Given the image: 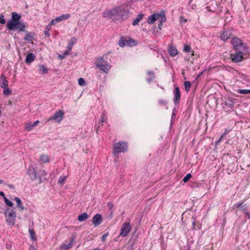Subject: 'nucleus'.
I'll return each instance as SVG.
<instances>
[{
    "label": "nucleus",
    "instance_id": "nucleus-1",
    "mask_svg": "<svg viewBox=\"0 0 250 250\" xmlns=\"http://www.w3.org/2000/svg\"><path fill=\"white\" fill-rule=\"evenodd\" d=\"M21 16L16 12H13L11 18L7 22L6 28L10 31H17L18 33L21 32L26 28V23L21 21Z\"/></svg>",
    "mask_w": 250,
    "mask_h": 250
},
{
    "label": "nucleus",
    "instance_id": "nucleus-2",
    "mask_svg": "<svg viewBox=\"0 0 250 250\" xmlns=\"http://www.w3.org/2000/svg\"><path fill=\"white\" fill-rule=\"evenodd\" d=\"M231 43L232 45L233 49L235 51L246 52L248 47L243 41L238 38L233 37L231 40Z\"/></svg>",
    "mask_w": 250,
    "mask_h": 250
},
{
    "label": "nucleus",
    "instance_id": "nucleus-3",
    "mask_svg": "<svg viewBox=\"0 0 250 250\" xmlns=\"http://www.w3.org/2000/svg\"><path fill=\"white\" fill-rule=\"evenodd\" d=\"M4 215L7 223L10 226H14L16 218L15 211L13 209H10L9 208H6L4 211Z\"/></svg>",
    "mask_w": 250,
    "mask_h": 250
},
{
    "label": "nucleus",
    "instance_id": "nucleus-4",
    "mask_svg": "<svg viewBox=\"0 0 250 250\" xmlns=\"http://www.w3.org/2000/svg\"><path fill=\"white\" fill-rule=\"evenodd\" d=\"M137 44V41L129 37H122L118 41L120 46L124 47L125 46H134Z\"/></svg>",
    "mask_w": 250,
    "mask_h": 250
},
{
    "label": "nucleus",
    "instance_id": "nucleus-5",
    "mask_svg": "<svg viewBox=\"0 0 250 250\" xmlns=\"http://www.w3.org/2000/svg\"><path fill=\"white\" fill-rule=\"evenodd\" d=\"M127 144L125 142L116 143L114 145L113 153L117 154L126 152L127 150Z\"/></svg>",
    "mask_w": 250,
    "mask_h": 250
},
{
    "label": "nucleus",
    "instance_id": "nucleus-6",
    "mask_svg": "<svg viewBox=\"0 0 250 250\" xmlns=\"http://www.w3.org/2000/svg\"><path fill=\"white\" fill-rule=\"evenodd\" d=\"M120 11H121V8L117 6L114 8L109 9L106 13H104V17L114 20L115 17H116V18L118 17V13Z\"/></svg>",
    "mask_w": 250,
    "mask_h": 250
},
{
    "label": "nucleus",
    "instance_id": "nucleus-7",
    "mask_svg": "<svg viewBox=\"0 0 250 250\" xmlns=\"http://www.w3.org/2000/svg\"><path fill=\"white\" fill-rule=\"evenodd\" d=\"M235 100L234 98H229L223 102L222 104L225 111L228 112L233 108Z\"/></svg>",
    "mask_w": 250,
    "mask_h": 250
},
{
    "label": "nucleus",
    "instance_id": "nucleus-8",
    "mask_svg": "<svg viewBox=\"0 0 250 250\" xmlns=\"http://www.w3.org/2000/svg\"><path fill=\"white\" fill-rule=\"evenodd\" d=\"M244 51H236V53H231L230 58L231 61L234 63H238L244 60Z\"/></svg>",
    "mask_w": 250,
    "mask_h": 250
},
{
    "label": "nucleus",
    "instance_id": "nucleus-9",
    "mask_svg": "<svg viewBox=\"0 0 250 250\" xmlns=\"http://www.w3.org/2000/svg\"><path fill=\"white\" fill-rule=\"evenodd\" d=\"M121 8V11L119 12L118 17L116 18L117 20H125L129 17V11L127 8H125L122 6H119Z\"/></svg>",
    "mask_w": 250,
    "mask_h": 250
},
{
    "label": "nucleus",
    "instance_id": "nucleus-10",
    "mask_svg": "<svg viewBox=\"0 0 250 250\" xmlns=\"http://www.w3.org/2000/svg\"><path fill=\"white\" fill-rule=\"evenodd\" d=\"M165 11L162 10L159 13H154L148 16L147 21L149 24H153L157 20H159L161 16H163Z\"/></svg>",
    "mask_w": 250,
    "mask_h": 250
},
{
    "label": "nucleus",
    "instance_id": "nucleus-11",
    "mask_svg": "<svg viewBox=\"0 0 250 250\" xmlns=\"http://www.w3.org/2000/svg\"><path fill=\"white\" fill-rule=\"evenodd\" d=\"M130 225L129 222L124 223L121 227L120 235L123 237L127 236V234L130 231Z\"/></svg>",
    "mask_w": 250,
    "mask_h": 250
},
{
    "label": "nucleus",
    "instance_id": "nucleus-12",
    "mask_svg": "<svg viewBox=\"0 0 250 250\" xmlns=\"http://www.w3.org/2000/svg\"><path fill=\"white\" fill-rule=\"evenodd\" d=\"M64 112L61 110H59L55 112L54 115L49 118V120H54L57 122H60L63 118Z\"/></svg>",
    "mask_w": 250,
    "mask_h": 250
},
{
    "label": "nucleus",
    "instance_id": "nucleus-13",
    "mask_svg": "<svg viewBox=\"0 0 250 250\" xmlns=\"http://www.w3.org/2000/svg\"><path fill=\"white\" fill-rule=\"evenodd\" d=\"M173 93L174 94L173 102L175 105H176L179 104L181 98V93L178 86L175 87Z\"/></svg>",
    "mask_w": 250,
    "mask_h": 250
},
{
    "label": "nucleus",
    "instance_id": "nucleus-14",
    "mask_svg": "<svg viewBox=\"0 0 250 250\" xmlns=\"http://www.w3.org/2000/svg\"><path fill=\"white\" fill-rule=\"evenodd\" d=\"M27 173L32 181L36 180L38 176L37 174L32 166H29L27 170Z\"/></svg>",
    "mask_w": 250,
    "mask_h": 250
},
{
    "label": "nucleus",
    "instance_id": "nucleus-15",
    "mask_svg": "<svg viewBox=\"0 0 250 250\" xmlns=\"http://www.w3.org/2000/svg\"><path fill=\"white\" fill-rule=\"evenodd\" d=\"M21 32H23L25 34V36L23 39L24 41L29 42L34 40V36L35 35V33L34 32H29L27 30H26L25 28H24V30L21 31Z\"/></svg>",
    "mask_w": 250,
    "mask_h": 250
},
{
    "label": "nucleus",
    "instance_id": "nucleus-16",
    "mask_svg": "<svg viewBox=\"0 0 250 250\" xmlns=\"http://www.w3.org/2000/svg\"><path fill=\"white\" fill-rule=\"evenodd\" d=\"M102 216L100 214H95L92 218V222L94 227H96L102 222Z\"/></svg>",
    "mask_w": 250,
    "mask_h": 250
},
{
    "label": "nucleus",
    "instance_id": "nucleus-17",
    "mask_svg": "<svg viewBox=\"0 0 250 250\" xmlns=\"http://www.w3.org/2000/svg\"><path fill=\"white\" fill-rule=\"evenodd\" d=\"M232 35V30H224L220 35V39L223 41H227Z\"/></svg>",
    "mask_w": 250,
    "mask_h": 250
},
{
    "label": "nucleus",
    "instance_id": "nucleus-18",
    "mask_svg": "<svg viewBox=\"0 0 250 250\" xmlns=\"http://www.w3.org/2000/svg\"><path fill=\"white\" fill-rule=\"evenodd\" d=\"M35 58L36 56L34 53H29L26 56L25 62L27 64H30L35 60Z\"/></svg>",
    "mask_w": 250,
    "mask_h": 250
},
{
    "label": "nucleus",
    "instance_id": "nucleus-19",
    "mask_svg": "<svg viewBox=\"0 0 250 250\" xmlns=\"http://www.w3.org/2000/svg\"><path fill=\"white\" fill-rule=\"evenodd\" d=\"M39 123L40 122L38 120L35 121L33 124L29 123L25 125V129L27 131H31L34 127L37 126Z\"/></svg>",
    "mask_w": 250,
    "mask_h": 250
},
{
    "label": "nucleus",
    "instance_id": "nucleus-20",
    "mask_svg": "<svg viewBox=\"0 0 250 250\" xmlns=\"http://www.w3.org/2000/svg\"><path fill=\"white\" fill-rule=\"evenodd\" d=\"M8 86V81L6 79L5 76L2 74L1 76L0 87L1 88Z\"/></svg>",
    "mask_w": 250,
    "mask_h": 250
},
{
    "label": "nucleus",
    "instance_id": "nucleus-21",
    "mask_svg": "<svg viewBox=\"0 0 250 250\" xmlns=\"http://www.w3.org/2000/svg\"><path fill=\"white\" fill-rule=\"evenodd\" d=\"M163 16H161L159 20V23L158 24V28L160 30L162 29V26L163 25V23L166 21L167 18L165 15V12H164V14H163Z\"/></svg>",
    "mask_w": 250,
    "mask_h": 250
},
{
    "label": "nucleus",
    "instance_id": "nucleus-22",
    "mask_svg": "<svg viewBox=\"0 0 250 250\" xmlns=\"http://www.w3.org/2000/svg\"><path fill=\"white\" fill-rule=\"evenodd\" d=\"M244 201H241L235 203L234 207L237 208H240L242 210L245 211L247 208V205H243Z\"/></svg>",
    "mask_w": 250,
    "mask_h": 250
},
{
    "label": "nucleus",
    "instance_id": "nucleus-23",
    "mask_svg": "<svg viewBox=\"0 0 250 250\" xmlns=\"http://www.w3.org/2000/svg\"><path fill=\"white\" fill-rule=\"evenodd\" d=\"M99 68L103 72L107 73L108 71V70L110 69L111 66L109 63L106 62V63H105V64L100 65V67H99Z\"/></svg>",
    "mask_w": 250,
    "mask_h": 250
},
{
    "label": "nucleus",
    "instance_id": "nucleus-24",
    "mask_svg": "<svg viewBox=\"0 0 250 250\" xmlns=\"http://www.w3.org/2000/svg\"><path fill=\"white\" fill-rule=\"evenodd\" d=\"M14 200L16 202L17 207L18 208L20 209L21 211H22L24 209V207L23 206L22 202L19 197H16L14 198Z\"/></svg>",
    "mask_w": 250,
    "mask_h": 250
},
{
    "label": "nucleus",
    "instance_id": "nucleus-25",
    "mask_svg": "<svg viewBox=\"0 0 250 250\" xmlns=\"http://www.w3.org/2000/svg\"><path fill=\"white\" fill-rule=\"evenodd\" d=\"M168 52L171 57H174L178 53V51L176 48L172 46L169 47V48L168 49Z\"/></svg>",
    "mask_w": 250,
    "mask_h": 250
},
{
    "label": "nucleus",
    "instance_id": "nucleus-26",
    "mask_svg": "<svg viewBox=\"0 0 250 250\" xmlns=\"http://www.w3.org/2000/svg\"><path fill=\"white\" fill-rule=\"evenodd\" d=\"M77 42V39L75 37L72 38L69 42H68V45L67 46V50L69 52L72 49L73 45L75 44Z\"/></svg>",
    "mask_w": 250,
    "mask_h": 250
},
{
    "label": "nucleus",
    "instance_id": "nucleus-27",
    "mask_svg": "<svg viewBox=\"0 0 250 250\" xmlns=\"http://www.w3.org/2000/svg\"><path fill=\"white\" fill-rule=\"evenodd\" d=\"M39 71L41 72L42 74H45L48 73V69L45 67L44 65L39 64L38 65Z\"/></svg>",
    "mask_w": 250,
    "mask_h": 250
},
{
    "label": "nucleus",
    "instance_id": "nucleus-28",
    "mask_svg": "<svg viewBox=\"0 0 250 250\" xmlns=\"http://www.w3.org/2000/svg\"><path fill=\"white\" fill-rule=\"evenodd\" d=\"M89 218V215L87 213L84 212L80 214L78 217V220L80 222H83Z\"/></svg>",
    "mask_w": 250,
    "mask_h": 250
},
{
    "label": "nucleus",
    "instance_id": "nucleus-29",
    "mask_svg": "<svg viewBox=\"0 0 250 250\" xmlns=\"http://www.w3.org/2000/svg\"><path fill=\"white\" fill-rule=\"evenodd\" d=\"M107 61H105L103 57H99L96 59V66L97 67H100V65H103L106 63Z\"/></svg>",
    "mask_w": 250,
    "mask_h": 250
},
{
    "label": "nucleus",
    "instance_id": "nucleus-30",
    "mask_svg": "<svg viewBox=\"0 0 250 250\" xmlns=\"http://www.w3.org/2000/svg\"><path fill=\"white\" fill-rule=\"evenodd\" d=\"M69 17H70V15L69 14H63V15H62L60 16L55 18V21H57V22H60L63 20H67Z\"/></svg>",
    "mask_w": 250,
    "mask_h": 250
},
{
    "label": "nucleus",
    "instance_id": "nucleus-31",
    "mask_svg": "<svg viewBox=\"0 0 250 250\" xmlns=\"http://www.w3.org/2000/svg\"><path fill=\"white\" fill-rule=\"evenodd\" d=\"M75 240V237L74 236L72 237L71 238L70 242L67 245L64 244L63 245L62 247L66 250L70 249L72 247V244L74 242Z\"/></svg>",
    "mask_w": 250,
    "mask_h": 250
},
{
    "label": "nucleus",
    "instance_id": "nucleus-32",
    "mask_svg": "<svg viewBox=\"0 0 250 250\" xmlns=\"http://www.w3.org/2000/svg\"><path fill=\"white\" fill-rule=\"evenodd\" d=\"M29 232L30 235V238L33 241H36L37 240V237L35 233V232L34 231V229H29Z\"/></svg>",
    "mask_w": 250,
    "mask_h": 250
},
{
    "label": "nucleus",
    "instance_id": "nucleus-33",
    "mask_svg": "<svg viewBox=\"0 0 250 250\" xmlns=\"http://www.w3.org/2000/svg\"><path fill=\"white\" fill-rule=\"evenodd\" d=\"M40 160L41 161H42L43 163H46L49 162V159L48 158V156L46 155H42L40 156Z\"/></svg>",
    "mask_w": 250,
    "mask_h": 250
},
{
    "label": "nucleus",
    "instance_id": "nucleus-34",
    "mask_svg": "<svg viewBox=\"0 0 250 250\" xmlns=\"http://www.w3.org/2000/svg\"><path fill=\"white\" fill-rule=\"evenodd\" d=\"M3 88V94L6 96H8L12 94V90L8 87Z\"/></svg>",
    "mask_w": 250,
    "mask_h": 250
},
{
    "label": "nucleus",
    "instance_id": "nucleus-35",
    "mask_svg": "<svg viewBox=\"0 0 250 250\" xmlns=\"http://www.w3.org/2000/svg\"><path fill=\"white\" fill-rule=\"evenodd\" d=\"M141 21V13H139L137 15V17L132 22V25L135 26L138 24L139 22Z\"/></svg>",
    "mask_w": 250,
    "mask_h": 250
},
{
    "label": "nucleus",
    "instance_id": "nucleus-36",
    "mask_svg": "<svg viewBox=\"0 0 250 250\" xmlns=\"http://www.w3.org/2000/svg\"><path fill=\"white\" fill-rule=\"evenodd\" d=\"M185 88L187 92H188L191 87V83L189 81H186L184 83Z\"/></svg>",
    "mask_w": 250,
    "mask_h": 250
},
{
    "label": "nucleus",
    "instance_id": "nucleus-37",
    "mask_svg": "<svg viewBox=\"0 0 250 250\" xmlns=\"http://www.w3.org/2000/svg\"><path fill=\"white\" fill-rule=\"evenodd\" d=\"M237 91L242 94H250V89H238Z\"/></svg>",
    "mask_w": 250,
    "mask_h": 250
},
{
    "label": "nucleus",
    "instance_id": "nucleus-38",
    "mask_svg": "<svg viewBox=\"0 0 250 250\" xmlns=\"http://www.w3.org/2000/svg\"><path fill=\"white\" fill-rule=\"evenodd\" d=\"M159 104L160 105L165 106L167 109H168V106H167V101L164 100H159Z\"/></svg>",
    "mask_w": 250,
    "mask_h": 250
},
{
    "label": "nucleus",
    "instance_id": "nucleus-39",
    "mask_svg": "<svg viewBox=\"0 0 250 250\" xmlns=\"http://www.w3.org/2000/svg\"><path fill=\"white\" fill-rule=\"evenodd\" d=\"M4 201L5 204L9 207H12L13 206V202L8 199L6 197H4Z\"/></svg>",
    "mask_w": 250,
    "mask_h": 250
},
{
    "label": "nucleus",
    "instance_id": "nucleus-40",
    "mask_svg": "<svg viewBox=\"0 0 250 250\" xmlns=\"http://www.w3.org/2000/svg\"><path fill=\"white\" fill-rule=\"evenodd\" d=\"M69 50H65L64 51L62 55L59 54L58 56H59V58L61 60H62L65 58L66 55H69Z\"/></svg>",
    "mask_w": 250,
    "mask_h": 250
},
{
    "label": "nucleus",
    "instance_id": "nucleus-41",
    "mask_svg": "<svg viewBox=\"0 0 250 250\" xmlns=\"http://www.w3.org/2000/svg\"><path fill=\"white\" fill-rule=\"evenodd\" d=\"M65 178H66V177L65 176L63 175V176H60L59 178L58 183L61 185H63Z\"/></svg>",
    "mask_w": 250,
    "mask_h": 250
},
{
    "label": "nucleus",
    "instance_id": "nucleus-42",
    "mask_svg": "<svg viewBox=\"0 0 250 250\" xmlns=\"http://www.w3.org/2000/svg\"><path fill=\"white\" fill-rule=\"evenodd\" d=\"M191 47L188 45V44H185L184 46V48H183V51L184 52H189L191 51Z\"/></svg>",
    "mask_w": 250,
    "mask_h": 250
},
{
    "label": "nucleus",
    "instance_id": "nucleus-43",
    "mask_svg": "<svg viewBox=\"0 0 250 250\" xmlns=\"http://www.w3.org/2000/svg\"><path fill=\"white\" fill-rule=\"evenodd\" d=\"M191 178V174L190 173L187 174L183 179V181L184 183L187 182Z\"/></svg>",
    "mask_w": 250,
    "mask_h": 250
},
{
    "label": "nucleus",
    "instance_id": "nucleus-44",
    "mask_svg": "<svg viewBox=\"0 0 250 250\" xmlns=\"http://www.w3.org/2000/svg\"><path fill=\"white\" fill-rule=\"evenodd\" d=\"M78 84L80 86H84L86 84V83L84 79L80 78L78 79Z\"/></svg>",
    "mask_w": 250,
    "mask_h": 250
},
{
    "label": "nucleus",
    "instance_id": "nucleus-45",
    "mask_svg": "<svg viewBox=\"0 0 250 250\" xmlns=\"http://www.w3.org/2000/svg\"><path fill=\"white\" fill-rule=\"evenodd\" d=\"M132 4V1H126V2L123 3L121 6L123 7H127L128 6H131Z\"/></svg>",
    "mask_w": 250,
    "mask_h": 250
},
{
    "label": "nucleus",
    "instance_id": "nucleus-46",
    "mask_svg": "<svg viewBox=\"0 0 250 250\" xmlns=\"http://www.w3.org/2000/svg\"><path fill=\"white\" fill-rule=\"evenodd\" d=\"M50 30V28H49V26L47 25L43 31L44 34L46 37H48L50 36V34L49 33V31Z\"/></svg>",
    "mask_w": 250,
    "mask_h": 250
},
{
    "label": "nucleus",
    "instance_id": "nucleus-47",
    "mask_svg": "<svg viewBox=\"0 0 250 250\" xmlns=\"http://www.w3.org/2000/svg\"><path fill=\"white\" fill-rule=\"evenodd\" d=\"M6 23V21L4 19V16L3 14H1L0 15V24L2 25Z\"/></svg>",
    "mask_w": 250,
    "mask_h": 250
},
{
    "label": "nucleus",
    "instance_id": "nucleus-48",
    "mask_svg": "<svg viewBox=\"0 0 250 250\" xmlns=\"http://www.w3.org/2000/svg\"><path fill=\"white\" fill-rule=\"evenodd\" d=\"M176 117V113H172L171 117V120H170V126H172L173 121L175 120Z\"/></svg>",
    "mask_w": 250,
    "mask_h": 250
},
{
    "label": "nucleus",
    "instance_id": "nucleus-49",
    "mask_svg": "<svg viewBox=\"0 0 250 250\" xmlns=\"http://www.w3.org/2000/svg\"><path fill=\"white\" fill-rule=\"evenodd\" d=\"M146 74L149 76V77H155L154 76V72L151 70H148L146 72Z\"/></svg>",
    "mask_w": 250,
    "mask_h": 250
},
{
    "label": "nucleus",
    "instance_id": "nucleus-50",
    "mask_svg": "<svg viewBox=\"0 0 250 250\" xmlns=\"http://www.w3.org/2000/svg\"><path fill=\"white\" fill-rule=\"evenodd\" d=\"M155 77H149V78L146 79V81L148 83H150L154 80Z\"/></svg>",
    "mask_w": 250,
    "mask_h": 250
},
{
    "label": "nucleus",
    "instance_id": "nucleus-51",
    "mask_svg": "<svg viewBox=\"0 0 250 250\" xmlns=\"http://www.w3.org/2000/svg\"><path fill=\"white\" fill-rule=\"evenodd\" d=\"M226 135L224 133H223L220 137V138H219V139L218 140V141L217 142V143H219L220 142H221V141H222L226 137Z\"/></svg>",
    "mask_w": 250,
    "mask_h": 250
},
{
    "label": "nucleus",
    "instance_id": "nucleus-52",
    "mask_svg": "<svg viewBox=\"0 0 250 250\" xmlns=\"http://www.w3.org/2000/svg\"><path fill=\"white\" fill-rule=\"evenodd\" d=\"M108 235V233H106L104 234L101 237V240L102 241H104L105 240V239H106V237H107Z\"/></svg>",
    "mask_w": 250,
    "mask_h": 250
},
{
    "label": "nucleus",
    "instance_id": "nucleus-53",
    "mask_svg": "<svg viewBox=\"0 0 250 250\" xmlns=\"http://www.w3.org/2000/svg\"><path fill=\"white\" fill-rule=\"evenodd\" d=\"M57 21H55V19H53L52 20V21H51V22L49 24L48 26H52V25H55L57 23Z\"/></svg>",
    "mask_w": 250,
    "mask_h": 250
},
{
    "label": "nucleus",
    "instance_id": "nucleus-54",
    "mask_svg": "<svg viewBox=\"0 0 250 250\" xmlns=\"http://www.w3.org/2000/svg\"><path fill=\"white\" fill-rule=\"evenodd\" d=\"M107 205L108 207L110 208V209H111L113 208V206H114L113 203L111 202H107Z\"/></svg>",
    "mask_w": 250,
    "mask_h": 250
},
{
    "label": "nucleus",
    "instance_id": "nucleus-55",
    "mask_svg": "<svg viewBox=\"0 0 250 250\" xmlns=\"http://www.w3.org/2000/svg\"><path fill=\"white\" fill-rule=\"evenodd\" d=\"M245 217H247L248 219L250 218V213L248 211H245Z\"/></svg>",
    "mask_w": 250,
    "mask_h": 250
},
{
    "label": "nucleus",
    "instance_id": "nucleus-56",
    "mask_svg": "<svg viewBox=\"0 0 250 250\" xmlns=\"http://www.w3.org/2000/svg\"><path fill=\"white\" fill-rule=\"evenodd\" d=\"M230 131V129H228V128H226V129H225V132H224V133L225 135H227V134H228L229 133V132Z\"/></svg>",
    "mask_w": 250,
    "mask_h": 250
},
{
    "label": "nucleus",
    "instance_id": "nucleus-57",
    "mask_svg": "<svg viewBox=\"0 0 250 250\" xmlns=\"http://www.w3.org/2000/svg\"><path fill=\"white\" fill-rule=\"evenodd\" d=\"M7 186H8L9 188H10L12 189L15 188V187L13 185L8 184Z\"/></svg>",
    "mask_w": 250,
    "mask_h": 250
},
{
    "label": "nucleus",
    "instance_id": "nucleus-58",
    "mask_svg": "<svg viewBox=\"0 0 250 250\" xmlns=\"http://www.w3.org/2000/svg\"><path fill=\"white\" fill-rule=\"evenodd\" d=\"M192 225L193 229H194L195 226H196V222H195V219H194V220L192 223Z\"/></svg>",
    "mask_w": 250,
    "mask_h": 250
},
{
    "label": "nucleus",
    "instance_id": "nucleus-59",
    "mask_svg": "<svg viewBox=\"0 0 250 250\" xmlns=\"http://www.w3.org/2000/svg\"><path fill=\"white\" fill-rule=\"evenodd\" d=\"M0 196H2L4 199V197H5V196L3 192L0 191Z\"/></svg>",
    "mask_w": 250,
    "mask_h": 250
},
{
    "label": "nucleus",
    "instance_id": "nucleus-60",
    "mask_svg": "<svg viewBox=\"0 0 250 250\" xmlns=\"http://www.w3.org/2000/svg\"><path fill=\"white\" fill-rule=\"evenodd\" d=\"M29 250H36V249L35 248V247L32 245H31L30 247V249Z\"/></svg>",
    "mask_w": 250,
    "mask_h": 250
},
{
    "label": "nucleus",
    "instance_id": "nucleus-61",
    "mask_svg": "<svg viewBox=\"0 0 250 250\" xmlns=\"http://www.w3.org/2000/svg\"><path fill=\"white\" fill-rule=\"evenodd\" d=\"M101 123H104V118H103L102 116H101Z\"/></svg>",
    "mask_w": 250,
    "mask_h": 250
},
{
    "label": "nucleus",
    "instance_id": "nucleus-62",
    "mask_svg": "<svg viewBox=\"0 0 250 250\" xmlns=\"http://www.w3.org/2000/svg\"><path fill=\"white\" fill-rule=\"evenodd\" d=\"M176 111V108L174 107L172 110V113H175Z\"/></svg>",
    "mask_w": 250,
    "mask_h": 250
},
{
    "label": "nucleus",
    "instance_id": "nucleus-63",
    "mask_svg": "<svg viewBox=\"0 0 250 250\" xmlns=\"http://www.w3.org/2000/svg\"><path fill=\"white\" fill-rule=\"evenodd\" d=\"M4 181L3 180L0 179V184H3Z\"/></svg>",
    "mask_w": 250,
    "mask_h": 250
},
{
    "label": "nucleus",
    "instance_id": "nucleus-64",
    "mask_svg": "<svg viewBox=\"0 0 250 250\" xmlns=\"http://www.w3.org/2000/svg\"><path fill=\"white\" fill-rule=\"evenodd\" d=\"M200 76H201V74H198V75L197 76V77H196V79H198V78Z\"/></svg>",
    "mask_w": 250,
    "mask_h": 250
}]
</instances>
